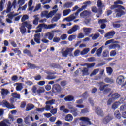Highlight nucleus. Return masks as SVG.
Wrapping results in <instances>:
<instances>
[{
  "label": "nucleus",
  "instance_id": "obj_35",
  "mask_svg": "<svg viewBox=\"0 0 126 126\" xmlns=\"http://www.w3.org/2000/svg\"><path fill=\"white\" fill-rule=\"evenodd\" d=\"M55 102H56V100L52 99L51 100H48L46 102V105H48L49 106H52V105H54Z\"/></svg>",
  "mask_w": 126,
  "mask_h": 126
},
{
  "label": "nucleus",
  "instance_id": "obj_25",
  "mask_svg": "<svg viewBox=\"0 0 126 126\" xmlns=\"http://www.w3.org/2000/svg\"><path fill=\"white\" fill-rule=\"evenodd\" d=\"M73 119V117H72V115L71 114H68L65 117V120L67 122H71Z\"/></svg>",
  "mask_w": 126,
  "mask_h": 126
},
{
  "label": "nucleus",
  "instance_id": "obj_11",
  "mask_svg": "<svg viewBox=\"0 0 126 126\" xmlns=\"http://www.w3.org/2000/svg\"><path fill=\"white\" fill-rule=\"evenodd\" d=\"M2 103L3 105L8 109H15V106H14L13 105H11L9 104V102L6 100H3Z\"/></svg>",
  "mask_w": 126,
  "mask_h": 126
},
{
  "label": "nucleus",
  "instance_id": "obj_5",
  "mask_svg": "<svg viewBox=\"0 0 126 126\" xmlns=\"http://www.w3.org/2000/svg\"><path fill=\"white\" fill-rule=\"evenodd\" d=\"M73 48H67L65 51L62 52V56L65 58L67 57V55H69V57H73Z\"/></svg>",
  "mask_w": 126,
  "mask_h": 126
},
{
  "label": "nucleus",
  "instance_id": "obj_49",
  "mask_svg": "<svg viewBox=\"0 0 126 126\" xmlns=\"http://www.w3.org/2000/svg\"><path fill=\"white\" fill-rule=\"evenodd\" d=\"M83 18H85V22L87 24H88V23H89V22H90V21L91 20V19H90V18H89V16L83 17Z\"/></svg>",
  "mask_w": 126,
  "mask_h": 126
},
{
  "label": "nucleus",
  "instance_id": "obj_12",
  "mask_svg": "<svg viewBox=\"0 0 126 126\" xmlns=\"http://www.w3.org/2000/svg\"><path fill=\"white\" fill-rule=\"evenodd\" d=\"M52 90L53 92H61L62 90V88H61V86L59 84L54 85L52 88Z\"/></svg>",
  "mask_w": 126,
  "mask_h": 126
},
{
  "label": "nucleus",
  "instance_id": "obj_63",
  "mask_svg": "<svg viewBox=\"0 0 126 126\" xmlns=\"http://www.w3.org/2000/svg\"><path fill=\"white\" fill-rule=\"evenodd\" d=\"M49 12L48 11H44L41 13V16H49Z\"/></svg>",
  "mask_w": 126,
  "mask_h": 126
},
{
  "label": "nucleus",
  "instance_id": "obj_47",
  "mask_svg": "<svg viewBox=\"0 0 126 126\" xmlns=\"http://www.w3.org/2000/svg\"><path fill=\"white\" fill-rule=\"evenodd\" d=\"M27 6L28 5L27 4H26L25 5H24L23 6H21V7H20L19 8H18V11H19V10H23V11H25L26 10V8H27Z\"/></svg>",
  "mask_w": 126,
  "mask_h": 126
},
{
  "label": "nucleus",
  "instance_id": "obj_17",
  "mask_svg": "<svg viewBox=\"0 0 126 126\" xmlns=\"http://www.w3.org/2000/svg\"><path fill=\"white\" fill-rule=\"evenodd\" d=\"M125 81V77H124L122 75L119 76L116 80V82L119 84V85H121Z\"/></svg>",
  "mask_w": 126,
  "mask_h": 126
},
{
  "label": "nucleus",
  "instance_id": "obj_60",
  "mask_svg": "<svg viewBox=\"0 0 126 126\" xmlns=\"http://www.w3.org/2000/svg\"><path fill=\"white\" fill-rule=\"evenodd\" d=\"M57 10L51 11L48 13V16H54Z\"/></svg>",
  "mask_w": 126,
  "mask_h": 126
},
{
  "label": "nucleus",
  "instance_id": "obj_39",
  "mask_svg": "<svg viewBox=\"0 0 126 126\" xmlns=\"http://www.w3.org/2000/svg\"><path fill=\"white\" fill-rule=\"evenodd\" d=\"M24 54H27V56H29V57H32V54L31 53V51L30 50L25 49L23 50Z\"/></svg>",
  "mask_w": 126,
  "mask_h": 126
},
{
  "label": "nucleus",
  "instance_id": "obj_50",
  "mask_svg": "<svg viewBox=\"0 0 126 126\" xmlns=\"http://www.w3.org/2000/svg\"><path fill=\"white\" fill-rule=\"evenodd\" d=\"M86 7H87V5L83 6L81 8H80L79 10H78L77 11V12L75 13L76 16H77V15H78V13H79V12H80V11H82V10H83V9H85V8H86Z\"/></svg>",
  "mask_w": 126,
  "mask_h": 126
},
{
  "label": "nucleus",
  "instance_id": "obj_54",
  "mask_svg": "<svg viewBox=\"0 0 126 126\" xmlns=\"http://www.w3.org/2000/svg\"><path fill=\"white\" fill-rule=\"evenodd\" d=\"M109 56V52L107 50H104L102 53L103 58H107Z\"/></svg>",
  "mask_w": 126,
  "mask_h": 126
},
{
  "label": "nucleus",
  "instance_id": "obj_34",
  "mask_svg": "<svg viewBox=\"0 0 126 126\" xmlns=\"http://www.w3.org/2000/svg\"><path fill=\"white\" fill-rule=\"evenodd\" d=\"M11 96L16 99H20V94H17V93H12Z\"/></svg>",
  "mask_w": 126,
  "mask_h": 126
},
{
  "label": "nucleus",
  "instance_id": "obj_18",
  "mask_svg": "<svg viewBox=\"0 0 126 126\" xmlns=\"http://www.w3.org/2000/svg\"><path fill=\"white\" fill-rule=\"evenodd\" d=\"M33 4V0H29L28 2V10L29 11H32L34 9V6H32Z\"/></svg>",
  "mask_w": 126,
  "mask_h": 126
},
{
  "label": "nucleus",
  "instance_id": "obj_6",
  "mask_svg": "<svg viewBox=\"0 0 126 126\" xmlns=\"http://www.w3.org/2000/svg\"><path fill=\"white\" fill-rule=\"evenodd\" d=\"M107 86H109V84L100 86L99 87V90H100V91H103V94H108V93H110V92H111V90H112V89H111L110 88H106Z\"/></svg>",
  "mask_w": 126,
  "mask_h": 126
},
{
  "label": "nucleus",
  "instance_id": "obj_58",
  "mask_svg": "<svg viewBox=\"0 0 126 126\" xmlns=\"http://www.w3.org/2000/svg\"><path fill=\"white\" fill-rule=\"evenodd\" d=\"M60 41H61V38L60 37H54L53 39V42H54V43H59V42H60Z\"/></svg>",
  "mask_w": 126,
  "mask_h": 126
},
{
  "label": "nucleus",
  "instance_id": "obj_10",
  "mask_svg": "<svg viewBox=\"0 0 126 126\" xmlns=\"http://www.w3.org/2000/svg\"><path fill=\"white\" fill-rule=\"evenodd\" d=\"M116 34V32L114 31H111L110 32H109L108 33H106L104 35L105 38H107V39H112L113 37Z\"/></svg>",
  "mask_w": 126,
  "mask_h": 126
},
{
  "label": "nucleus",
  "instance_id": "obj_45",
  "mask_svg": "<svg viewBox=\"0 0 126 126\" xmlns=\"http://www.w3.org/2000/svg\"><path fill=\"white\" fill-rule=\"evenodd\" d=\"M99 72V69H96L94 70L90 75V76H93V75H96L97 73Z\"/></svg>",
  "mask_w": 126,
  "mask_h": 126
},
{
  "label": "nucleus",
  "instance_id": "obj_37",
  "mask_svg": "<svg viewBox=\"0 0 126 126\" xmlns=\"http://www.w3.org/2000/svg\"><path fill=\"white\" fill-rule=\"evenodd\" d=\"M7 123H8V121L4 120L0 122V126H8Z\"/></svg>",
  "mask_w": 126,
  "mask_h": 126
},
{
  "label": "nucleus",
  "instance_id": "obj_53",
  "mask_svg": "<svg viewBox=\"0 0 126 126\" xmlns=\"http://www.w3.org/2000/svg\"><path fill=\"white\" fill-rule=\"evenodd\" d=\"M39 9H41V4H40V3L37 4L36 5L33 11H34V12H35L36 11H38V10H39Z\"/></svg>",
  "mask_w": 126,
  "mask_h": 126
},
{
  "label": "nucleus",
  "instance_id": "obj_21",
  "mask_svg": "<svg viewBox=\"0 0 126 126\" xmlns=\"http://www.w3.org/2000/svg\"><path fill=\"white\" fill-rule=\"evenodd\" d=\"M84 32L85 33V35H89L91 33V31L92 30V29L91 28H84Z\"/></svg>",
  "mask_w": 126,
  "mask_h": 126
},
{
  "label": "nucleus",
  "instance_id": "obj_33",
  "mask_svg": "<svg viewBox=\"0 0 126 126\" xmlns=\"http://www.w3.org/2000/svg\"><path fill=\"white\" fill-rule=\"evenodd\" d=\"M9 93V91L7 89H2L1 94L3 96H6Z\"/></svg>",
  "mask_w": 126,
  "mask_h": 126
},
{
  "label": "nucleus",
  "instance_id": "obj_30",
  "mask_svg": "<svg viewBox=\"0 0 126 126\" xmlns=\"http://www.w3.org/2000/svg\"><path fill=\"white\" fill-rule=\"evenodd\" d=\"M116 48L120 49V48H121V46L120 44H112L109 46V49H110V50L111 49H115Z\"/></svg>",
  "mask_w": 126,
  "mask_h": 126
},
{
  "label": "nucleus",
  "instance_id": "obj_7",
  "mask_svg": "<svg viewBox=\"0 0 126 126\" xmlns=\"http://www.w3.org/2000/svg\"><path fill=\"white\" fill-rule=\"evenodd\" d=\"M114 119V116L112 114H108L107 115H106L105 118L103 119V123L105 124V125H107L108 123H110L112 120Z\"/></svg>",
  "mask_w": 126,
  "mask_h": 126
},
{
  "label": "nucleus",
  "instance_id": "obj_38",
  "mask_svg": "<svg viewBox=\"0 0 126 126\" xmlns=\"http://www.w3.org/2000/svg\"><path fill=\"white\" fill-rule=\"evenodd\" d=\"M89 51H90L89 48H85L81 52L80 54L82 56H83L84 55H86Z\"/></svg>",
  "mask_w": 126,
  "mask_h": 126
},
{
  "label": "nucleus",
  "instance_id": "obj_43",
  "mask_svg": "<svg viewBox=\"0 0 126 126\" xmlns=\"http://www.w3.org/2000/svg\"><path fill=\"white\" fill-rule=\"evenodd\" d=\"M44 92H45V88H44V87H41L37 90V93H38V94H41V93H44Z\"/></svg>",
  "mask_w": 126,
  "mask_h": 126
},
{
  "label": "nucleus",
  "instance_id": "obj_44",
  "mask_svg": "<svg viewBox=\"0 0 126 126\" xmlns=\"http://www.w3.org/2000/svg\"><path fill=\"white\" fill-rule=\"evenodd\" d=\"M49 66L53 68H58V67H59V65L56 63H51L50 64Z\"/></svg>",
  "mask_w": 126,
  "mask_h": 126
},
{
  "label": "nucleus",
  "instance_id": "obj_32",
  "mask_svg": "<svg viewBox=\"0 0 126 126\" xmlns=\"http://www.w3.org/2000/svg\"><path fill=\"white\" fill-rule=\"evenodd\" d=\"M119 106H120V102H115L112 104L111 108L113 110H116V109H117V108H118Z\"/></svg>",
  "mask_w": 126,
  "mask_h": 126
},
{
  "label": "nucleus",
  "instance_id": "obj_29",
  "mask_svg": "<svg viewBox=\"0 0 126 126\" xmlns=\"http://www.w3.org/2000/svg\"><path fill=\"white\" fill-rule=\"evenodd\" d=\"M35 108V105L33 104L28 105L26 108V111H31V110H33Z\"/></svg>",
  "mask_w": 126,
  "mask_h": 126
},
{
  "label": "nucleus",
  "instance_id": "obj_16",
  "mask_svg": "<svg viewBox=\"0 0 126 126\" xmlns=\"http://www.w3.org/2000/svg\"><path fill=\"white\" fill-rule=\"evenodd\" d=\"M80 121L84 122V123H87V125H92V123L90 121V119L86 117H82L80 118Z\"/></svg>",
  "mask_w": 126,
  "mask_h": 126
},
{
  "label": "nucleus",
  "instance_id": "obj_57",
  "mask_svg": "<svg viewBox=\"0 0 126 126\" xmlns=\"http://www.w3.org/2000/svg\"><path fill=\"white\" fill-rule=\"evenodd\" d=\"M78 28H79V26L77 25H75L71 29L74 32H75V31L78 30Z\"/></svg>",
  "mask_w": 126,
  "mask_h": 126
},
{
  "label": "nucleus",
  "instance_id": "obj_42",
  "mask_svg": "<svg viewBox=\"0 0 126 126\" xmlns=\"http://www.w3.org/2000/svg\"><path fill=\"white\" fill-rule=\"evenodd\" d=\"M12 51H13L15 54H16V53H17L18 56H20V55H21V51H20L19 48H13L12 49Z\"/></svg>",
  "mask_w": 126,
  "mask_h": 126
},
{
  "label": "nucleus",
  "instance_id": "obj_26",
  "mask_svg": "<svg viewBox=\"0 0 126 126\" xmlns=\"http://www.w3.org/2000/svg\"><path fill=\"white\" fill-rule=\"evenodd\" d=\"M76 16H69L64 19L63 21L66 20V21H68V22H70V21H72V20H74L75 18H76Z\"/></svg>",
  "mask_w": 126,
  "mask_h": 126
},
{
  "label": "nucleus",
  "instance_id": "obj_52",
  "mask_svg": "<svg viewBox=\"0 0 126 126\" xmlns=\"http://www.w3.org/2000/svg\"><path fill=\"white\" fill-rule=\"evenodd\" d=\"M76 38V35L74 34H72L71 35H69V36L68 38V39L71 42L72 40H74Z\"/></svg>",
  "mask_w": 126,
  "mask_h": 126
},
{
  "label": "nucleus",
  "instance_id": "obj_55",
  "mask_svg": "<svg viewBox=\"0 0 126 126\" xmlns=\"http://www.w3.org/2000/svg\"><path fill=\"white\" fill-rule=\"evenodd\" d=\"M56 78L57 77L55 75H48L47 76V79H48L49 80H53V79H56Z\"/></svg>",
  "mask_w": 126,
  "mask_h": 126
},
{
  "label": "nucleus",
  "instance_id": "obj_4",
  "mask_svg": "<svg viewBox=\"0 0 126 126\" xmlns=\"http://www.w3.org/2000/svg\"><path fill=\"white\" fill-rule=\"evenodd\" d=\"M57 32H58V31L56 30H54L51 32H47L44 34V39H49L50 41H52L54 39V36H55L54 33H57Z\"/></svg>",
  "mask_w": 126,
  "mask_h": 126
},
{
  "label": "nucleus",
  "instance_id": "obj_46",
  "mask_svg": "<svg viewBox=\"0 0 126 126\" xmlns=\"http://www.w3.org/2000/svg\"><path fill=\"white\" fill-rule=\"evenodd\" d=\"M69 13H70V9L64 10L63 11V15L64 16H66L67 15H68V14H69Z\"/></svg>",
  "mask_w": 126,
  "mask_h": 126
},
{
  "label": "nucleus",
  "instance_id": "obj_61",
  "mask_svg": "<svg viewBox=\"0 0 126 126\" xmlns=\"http://www.w3.org/2000/svg\"><path fill=\"white\" fill-rule=\"evenodd\" d=\"M13 18V16H8V18L6 19V21L8 23H12V19Z\"/></svg>",
  "mask_w": 126,
  "mask_h": 126
},
{
  "label": "nucleus",
  "instance_id": "obj_20",
  "mask_svg": "<svg viewBox=\"0 0 126 126\" xmlns=\"http://www.w3.org/2000/svg\"><path fill=\"white\" fill-rule=\"evenodd\" d=\"M64 100H65L66 102H71V101H73V100H74V97L72 95H69L66 96L64 98Z\"/></svg>",
  "mask_w": 126,
  "mask_h": 126
},
{
  "label": "nucleus",
  "instance_id": "obj_22",
  "mask_svg": "<svg viewBox=\"0 0 126 126\" xmlns=\"http://www.w3.org/2000/svg\"><path fill=\"white\" fill-rule=\"evenodd\" d=\"M111 97L113 100H117V99H119L121 97V94H118V93H115L112 94Z\"/></svg>",
  "mask_w": 126,
  "mask_h": 126
},
{
  "label": "nucleus",
  "instance_id": "obj_51",
  "mask_svg": "<svg viewBox=\"0 0 126 126\" xmlns=\"http://www.w3.org/2000/svg\"><path fill=\"white\" fill-rule=\"evenodd\" d=\"M60 18H61L60 16H55L52 18L51 22H57Z\"/></svg>",
  "mask_w": 126,
  "mask_h": 126
},
{
  "label": "nucleus",
  "instance_id": "obj_1",
  "mask_svg": "<svg viewBox=\"0 0 126 126\" xmlns=\"http://www.w3.org/2000/svg\"><path fill=\"white\" fill-rule=\"evenodd\" d=\"M28 29V34L31 33V29H32V25L29 24L28 22H24L22 23L21 27L19 28L21 34H25L26 33V28Z\"/></svg>",
  "mask_w": 126,
  "mask_h": 126
},
{
  "label": "nucleus",
  "instance_id": "obj_9",
  "mask_svg": "<svg viewBox=\"0 0 126 126\" xmlns=\"http://www.w3.org/2000/svg\"><path fill=\"white\" fill-rule=\"evenodd\" d=\"M95 113H96L98 116H99L100 117H104V111L102 108L99 107H96L95 108Z\"/></svg>",
  "mask_w": 126,
  "mask_h": 126
},
{
  "label": "nucleus",
  "instance_id": "obj_13",
  "mask_svg": "<svg viewBox=\"0 0 126 126\" xmlns=\"http://www.w3.org/2000/svg\"><path fill=\"white\" fill-rule=\"evenodd\" d=\"M34 41L37 44H40L41 43V34L40 33H37L34 34Z\"/></svg>",
  "mask_w": 126,
  "mask_h": 126
},
{
  "label": "nucleus",
  "instance_id": "obj_41",
  "mask_svg": "<svg viewBox=\"0 0 126 126\" xmlns=\"http://www.w3.org/2000/svg\"><path fill=\"white\" fill-rule=\"evenodd\" d=\"M106 71L108 75H111L113 73V69L111 67H108L106 68Z\"/></svg>",
  "mask_w": 126,
  "mask_h": 126
},
{
  "label": "nucleus",
  "instance_id": "obj_3",
  "mask_svg": "<svg viewBox=\"0 0 126 126\" xmlns=\"http://www.w3.org/2000/svg\"><path fill=\"white\" fill-rule=\"evenodd\" d=\"M16 5H13V3H12L10 1L8 2V4L7 6V9L6 10L4 11L2 13V14H7L9 12H10L11 10H14L16 8Z\"/></svg>",
  "mask_w": 126,
  "mask_h": 126
},
{
  "label": "nucleus",
  "instance_id": "obj_56",
  "mask_svg": "<svg viewBox=\"0 0 126 126\" xmlns=\"http://www.w3.org/2000/svg\"><path fill=\"white\" fill-rule=\"evenodd\" d=\"M39 19H40V18L38 17L35 18L33 21V24L34 25H38V23H39Z\"/></svg>",
  "mask_w": 126,
  "mask_h": 126
},
{
  "label": "nucleus",
  "instance_id": "obj_64",
  "mask_svg": "<svg viewBox=\"0 0 126 126\" xmlns=\"http://www.w3.org/2000/svg\"><path fill=\"white\" fill-rule=\"evenodd\" d=\"M88 112H89V111H88V108H87L81 109V114H86V113H88Z\"/></svg>",
  "mask_w": 126,
  "mask_h": 126
},
{
  "label": "nucleus",
  "instance_id": "obj_48",
  "mask_svg": "<svg viewBox=\"0 0 126 126\" xmlns=\"http://www.w3.org/2000/svg\"><path fill=\"white\" fill-rule=\"evenodd\" d=\"M100 37V33L98 32L95 33L94 36L92 37V40H97Z\"/></svg>",
  "mask_w": 126,
  "mask_h": 126
},
{
  "label": "nucleus",
  "instance_id": "obj_19",
  "mask_svg": "<svg viewBox=\"0 0 126 126\" xmlns=\"http://www.w3.org/2000/svg\"><path fill=\"white\" fill-rule=\"evenodd\" d=\"M25 3V1L24 0H18L17 3H16V7H21Z\"/></svg>",
  "mask_w": 126,
  "mask_h": 126
},
{
  "label": "nucleus",
  "instance_id": "obj_15",
  "mask_svg": "<svg viewBox=\"0 0 126 126\" xmlns=\"http://www.w3.org/2000/svg\"><path fill=\"white\" fill-rule=\"evenodd\" d=\"M27 65L28 67V69H35V68H38V66H36L35 64H32L29 62H27Z\"/></svg>",
  "mask_w": 126,
  "mask_h": 126
},
{
  "label": "nucleus",
  "instance_id": "obj_28",
  "mask_svg": "<svg viewBox=\"0 0 126 126\" xmlns=\"http://www.w3.org/2000/svg\"><path fill=\"white\" fill-rule=\"evenodd\" d=\"M16 84H18V85L16 87V90L17 91H21V90H22V88H23V87H22V84L19 83H16Z\"/></svg>",
  "mask_w": 126,
  "mask_h": 126
},
{
  "label": "nucleus",
  "instance_id": "obj_31",
  "mask_svg": "<svg viewBox=\"0 0 126 126\" xmlns=\"http://www.w3.org/2000/svg\"><path fill=\"white\" fill-rule=\"evenodd\" d=\"M73 5V3L71 2H67L64 5V7L65 8H69L70 7H71Z\"/></svg>",
  "mask_w": 126,
  "mask_h": 126
},
{
  "label": "nucleus",
  "instance_id": "obj_8",
  "mask_svg": "<svg viewBox=\"0 0 126 126\" xmlns=\"http://www.w3.org/2000/svg\"><path fill=\"white\" fill-rule=\"evenodd\" d=\"M57 24H51L47 25L46 24H40L37 26V28H40V27H44L45 29H53V28H55V27H56Z\"/></svg>",
  "mask_w": 126,
  "mask_h": 126
},
{
  "label": "nucleus",
  "instance_id": "obj_59",
  "mask_svg": "<svg viewBox=\"0 0 126 126\" xmlns=\"http://www.w3.org/2000/svg\"><path fill=\"white\" fill-rule=\"evenodd\" d=\"M67 38V35L66 34H63L60 36V39L61 40H66Z\"/></svg>",
  "mask_w": 126,
  "mask_h": 126
},
{
  "label": "nucleus",
  "instance_id": "obj_2",
  "mask_svg": "<svg viewBox=\"0 0 126 126\" xmlns=\"http://www.w3.org/2000/svg\"><path fill=\"white\" fill-rule=\"evenodd\" d=\"M117 7H118V9L115 10V13H116V16H121V15H124L125 13V12L121 10L123 9V10H125V9H126L124 6L114 4L111 6L110 8L111 9H115V8H117Z\"/></svg>",
  "mask_w": 126,
  "mask_h": 126
},
{
  "label": "nucleus",
  "instance_id": "obj_40",
  "mask_svg": "<svg viewBox=\"0 0 126 126\" xmlns=\"http://www.w3.org/2000/svg\"><path fill=\"white\" fill-rule=\"evenodd\" d=\"M83 76L85 75H88L89 73H88V68H84L83 70H82Z\"/></svg>",
  "mask_w": 126,
  "mask_h": 126
},
{
  "label": "nucleus",
  "instance_id": "obj_14",
  "mask_svg": "<svg viewBox=\"0 0 126 126\" xmlns=\"http://www.w3.org/2000/svg\"><path fill=\"white\" fill-rule=\"evenodd\" d=\"M69 109L71 110H70V113H71L74 117H76L78 115V111L77 108H73V107H70Z\"/></svg>",
  "mask_w": 126,
  "mask_h": 126
},
{
  "label": "nucleus",
  "instance_id": "obj_62",
  "mask_svg": "<svg viewBox=\"0 0 126 126\" xmlns=\"http://www.w3.org/2000/svg\"><path fill=\"white\" fill-rule=\"evenodd\" d=\"M116 55H117V52H116V50H113L110 53V57H115Z\"/></svg>",
  "mask_w": 126,
  "mask_h": 126
},
{
  "label": "nucleus",
  "instance_id": "obj_27",
  "mask_svg": "<svg viewBox=\"0 0 126 126\" xmlns=\"http://www.w3.org/2000/svg\"><path fill=\"white\" fill-rule=\"evenodd\" d=\"M103 48H104L103 46H101L97 50L96 55L97 57H101V54H102V52H103Z\"/></svg>",
  "mask_w": 126,
  "mask_h": 126
},
{
  "label": "nucleus",
  "instance_id": "obj_36",
  "mask_svg": "<svg viewBox=\"0 0 126 126\" xmlns=\"http://www.w3.org/2000/svg\"><path fill=\"white\" fill-rule=\"evenodd\" d=\"M104 81L106 83H110V84L114 83V80L111 79V78H105L104 79Z\"/></svg>",
  "mask_w": 126,
  "mask_h": 126
},
{
  "label": "nucleus",
  "instance_id": "obj_23",
  "mask_svg": "<svg viewBox=\"0 0 126 126\" xmlns=\"http://www.w3.org/2000/svg\"><path fill=\"white\" fill-rule=\"evenodd\" d=\"M90 15H91V12L86 10L80 13V16H90Z\"/></svg>",
  "mask_w": 126,
  "mask_h": 126
},
{
  "label": "nucleus",
  "instance_id": "obj_24",
  "mask_svg": "<svg viewBox=\"0 0 126 126\" xmlns=\"http://www.w3.org/2000/svg\"><path fill=\"white\" fill-rule=\"evenodd\" d=\"M114 116L115 118H117V119H118V120H120L121 118H122V115H121V113L119 110H116L115 111Z\"/></svg>",
  "mask_w": 126,
  "mask_h": 126
}]
</instances>
